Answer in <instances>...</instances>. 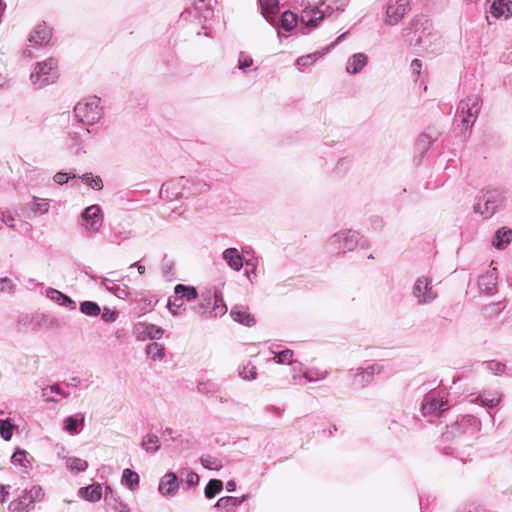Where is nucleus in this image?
Returning a JSON list of instances; mask_svg holds the SVG:
<instances>
[{
	"mask_svg": "<svg viewBox=\"0 0 512 512\" xmlns=\"http://www.w3.org/2000/svg\"><path fill=\"white\" fill-rule=\"evenodd\" d=\"M481 366L489 373L495 376H501L505 373L506 365L497 360L481 362Z\"/></svg>",
	"mask_w": 512,
	"mask_h": 512,
	"instance_id": "79ce46f5",
	"label": "nucleus"
},
{
	"mask_svg": "<svg viewBox=\"0 0 512 512\" xmlns=\"http://www.w3.org/2000/svg\"><path fill=\"white\" fill-rule=\"evenodd\" d=\"M326 0H295V5L301 8L300 21L302 24L301 33L308 34L315 28V15L317 8L323 7Z\"/></svg>",
	"mask_w": 512,
	"mask_h": 512,
	"instance_id": "9d476101",
	"label": "nucleus"
},
{
	"mask_svg": "<svg viewBox=\"0 0 512 512\" xmlns=\"http://www.w3.org/2000/svg\"><path fill=\"white\" fill-rule=\"evenodd\" d=\"M481 98L478 95H469L461 100L458 105L456 121L462 124L461 133L469 131L477 120L481 110Z\"/></svg>",
	"mask_w": 512,
	"mask_h": 512,
	"instance_id": "39448f33",
	"label": "nucleus"
},
{
	"mask_svg": "<svg viewBox=\"0 0 512 512\" xmlns=\"http://www.w3.org/2000/svg\"><path fill=\"white\" fill-rule=\"evenodd\" d=\"M506 196L499 189L482 190L475 199L473 210L483 219H489L499 210L503 209Z\"/></svg>",
	"mask_w": 512,
	"mask_h": 512,
	"instance_id": "20e7f679",
	"label": "nucleus"
},
{
	"mask_svg": "<svg viewBox=\"0 0 512 512\" xmlns=\"http://www.w3.org/2000/svg\"><path fill=\"white\" fill-rule=\"evenodd\" d=\"M183 481L186 483L187 487H194L199 483V476L195 472L186 471Z\"/></svg>",
	"mask_w": 512,
	"mask_h": 512,
	"instance_id": "0e129e2a",
	"label": "nucleus"
},
{
	"mask_svg": "<svg viewBox=\"0 0 512 512\" xmlns=\"http://www.w3.org/2000/svg\"><path fill=\"white\" fill-rule=\"evenodd\" d=\"M200 461L205 468L210 470H217L221 467L218 461L211 456H203L201 457Z\"/></svg>",
	"mask_w": 512,
	"mask_h": 512,
	"instance_id": "680f3d73",
	"label": "nucleus"
},
{
	"mask_svg": "<svg viewBox=\"0 0 512 512\" xmlns=\"http://www.w3.org/2000/svg\"><path fill=\"white\" fill-rule=\"evenodd\" d=\"M46 296L50 300L58 303L60 306L67 307L71 310L76 309V302L74 300H72L69 296L58 291L57 289L48 288L46 290Z\"/></svg>",
	"mask_w": 512,
	"mask_h": 512,
	"instance_id": "72a5a7b5",
	"label": "nucleus"
},
{
	"mask_svg": "<svg viewBox=\"0 0 512 512\" xmlns=\"http://www.w3.org/2000/svg\"><path fill=\"white\" fill-rule=\"evenodd\" d=\"M94 281H99L101 287L115 295L119 299H126L130 295L127 285L115 283L111 278L91 276Z\"/></svg>",
	"mask_w": 512,
	"mask_h": 512,
	"instance_id": "6ab92c4d",
	"label": "nucleus"
},
{
	"mask_svg": "<svg viewBox=\"0 0 512 512\" xmlns=\"http://www.w3.org/2000/svg\"><path fill=\"white\" fill-rule=\"evenodd\" d=\"M344 8L341 5L332 6V5H325L322 9L321 7L317 8V14L315 15V28L318 26V24L325 18L331 16L335 11H343Z\"/></svg>",
	"mask_w": 512,
	"mask_h": 512,
	"instance_id": "c03bdc74",
	"label": "nucleus"
},
{
	"mask_svg": "<svg viewBox=\"0 0 512 512\" xmlns=\"http://www.w3.org/2000/svg\"><path fill=\"white\" fill-rule=\"evenodd\" d=\"M230 317L232 320H255L254 315L249 312V307L237 304L231 308Z\"/></svg>",
	"mask_w": 512,
	"mask_h": 512,
	"instance_id": "e433bc0d",
	"label": "nucleus"
},
{
	"mask_svg": "<svg viewBox=\"0 0 512 512\" xmlns=\"http://www.w3.org/2000/svg\"><path fill=\"white\" fill-rule=\"evenodd\" d=\"M506 306L507 303L505 300L485 305L482 309L483 316L486 318L498 317L499 314L506 308Z\"/></svg>",
	"mask_w": 512,
	"mask_h": 512,
	"instance_id": "a19ab883",
	"label": "nucleus"
},
{
	"mask_svg": "<svg viewBox=\"0 0 512 512\" xmlns=\"http://www.w3.org/2000/svg\"><path fill=\"white\" fill-rule=\"evenodd\" d=\"M179 488L177 475L173 472L166 473L159 482L158 491L163 496H173Z\"/></svg>",
	"mask_w": 512,
	"mask_h": 512,
	"instance_id": "4be33fe9",
	"label": "nucleus"
},
{
	"mask_svg": "<svg viewBox=\"0 0 512 512\" xmlns=\"http://www.w3.org/2000/svg\"><path fill=\"white\" fill-rule=\"evenodd\" d=\"M58 77V61L51 57L36 64L30 75V80L36 89H41L54 83Z\"/></svg>",
	"mask_w": 512,
	"mask_h": 512,
	"instance_id": "423d86ee",
	"label": "nucleus"
},
{
	"mask_svg": "<svg viewBox=\"0 0 512 512\" xmlns=\"http://www.w3.org/2000/svg\"><path fill=\"white\" fill-rule=\"evenodd\" d=\"M383 371L384 365L380 362H374L351 370L352 386L355 388H365L373 381L375 375H379Z\"/></svg>",
	"mask_w": 512,
	"mask_h": 512,
	"instance_id": "ddd939ff",
	"label": "nucleus"
},
{
	"mask_svg": "<svg viewBox=\"0 0 512 512\" xmlns=\"http://www.w3.org/2000/svg\"><path fill=\"white\" fill-rule=\"evenodd\" d=\"M31 209L35 212H39L40 214H45L49 210V203L46 199L34 197L33 206Z\"/></svg>",
	"mask_w": 512,
	"mask_h": 512,
	"instance_id": "13d9d810",
	"label": "nucleus"
},
{
	"mask_svg": "<svg viewBox=\"0 0 512 512\" xmlns=\"http://www.w3.org/2000/svg\"><path fill=\"white\" fill-rule=\"evenodd\" d=\"M327 376L328 372L326 370H320L318 368H310L303 373V378L306 379L307 382L324 380Z\"/></svg>",
	"mask_w": 512,
	"mask_h": 512,
	"instance_id": "09e8293b",
	"label": "nucleus"
},
{
	"mask_svg": "<svg viewBox=\"0 0 512 512\" xmlns=\"http://www.w3.org/2000/svg\"><path fill=\"white\" fill-rule=\"evenodd\" d=\"M481 421L473 415H463L447 427L443 434L445 441L457 440L466 444L481 430Z\"/></svg>",
	"mask_w": 512,
	"mask_h": 512,
	"instance_id": "7ed1b4c3",
	"label": "nucleus"
},
{
	"mask_svg": "<svg viewBox=\"0 0 512 512\" xmlns=\"http://www.w3.org/2000/svg\"><path fill=\"white\" fill-rule=\"evenodd\" d=\"M497 280V270L493 268L479 277V289L486 294H493L496 291Z\"/></svg>",
	"mask_w": 512,
	"mask_h": 512,
	"instance_id": "393cba45",
	"label": "nucleus"
},
{
	"mask_svg": "<svg viewBox=\"0 0 512 512\" xmlns=\"http://www.w3.org/2000/svg\"><path fill=\"white\" fill-rule=\"evenodd\" d=\"M1 221L9 228L15 227V218L12 214L7 212H1Z\"/></svg>",
	"mask_w": 512,
	"mask_h": 512,
	"instance_id": "69168bd1",
	"label": "nucleus"
},
{
	"mask_svg": "<svg viewBox=\"0 0 512 512\" xmlns=\"http://www.w3.org/2000/svg\"><path fill=\"white\" fill-rule=\"evenodd\" d=\"M81 181L93 188L94 190H101L103 188V181L100 176H94L91 172L84 173L80 176Z\"/></svg>",
	"mask_w": 512,
	"mask_h": 512,
	"instance_id": "8fccbe9b",
	"label": "nucleus"
},
{
	"mask_svg": "<svg viewBox=\"0 0 512 512\" xmlns=\"http://www.w3.org/2000/svg\"><path fill=\"white\" fill-rule=\"evenodd\" d=\"M185 303L181 297L180 294H175L173 296H170L168 299L167 307L171 311L173 315H179V310L186 308L184 307Z\"/></svg>",
	"mask_w": 512,
	"mask_h": 512,
	"instance_id": "3c124183",
	"label": "nucleus"
},
{
	"mask_svg": "<svg viewBox=\"0 0 512 512\" xmlns=\"http://www.w3.org/2000/svg\"><path fill=\"white\" fill-rule=\"evenodd\" d=\"M74 112L81 123L93 125L97 123L103 115L101 100L97 96L85 98L77 103Z\"/></svg>",
	"mask_w": 512,
	"mask_h": 512,
	"instance_id": "0eeeda50",
	"label": "nucleus"
},
{
	"mask_svg": "<svg viewBox=\"0 0 512 512\" xmlns=\"http://www.w3.org/2000/svg\"><path fill=\"white\" fill-rule=\"evenodd\" d=\"M80 311L89 317H97L101 313V308L94 301H83L80 303Z\"/></svg>",
	"mask_w": 512,
	"mask_h": 512,
	"instance_id": "de8ad7c7",
	"label": "nucleus"
},
{
	"mask_svg": "<svg viewBox=\"0 0 512 512\" xmlns=\"http://www.w3.org/2000/svg\"><path fill=\"white\" fill-rule=\"evenodd\" d=\"M114 509L117 512H131L130 506L121 500L116 501V505L114 506Z\"/></svg>",
	"mask_w": 512,
	"mask_h": 512,
	"instance_id": "774afa93",
	"label": "nucleus"
},
{
	"mask_svg": "<svg viewBox=\"0 0 512 512\" xmlns=\"http://www.w3.org/2000/svg\"><path fill=\"white\" fill-rule=\"evenodd\" d=\"M489 13L494 18L505 17L508 18L512 15V1L511 0H494L490 5Z\"/></svg>",
	"mask_w": 512,
	"mask_h": 512,
	"instance_id": "cd10ccee",
	"label": "nucleus"
},
{
	"mask_svg": "<svg viewBox=\"0 0 512 512\" xmlns=\"http://www.w3.org/2000/svg\"><path fill=\"white\" fill-rule=\"evenodd\" d=\"M448 393L442 389H434L428 392L422 401L424 415L439 416L448 409Z\"/></svg>",
	"mask_w": 512,
	"mask_h": 512,
	"instance_id": "1a4fd4ad",
	"label": "nucleus"
},
{
	"mask_svg": "<svg viewBox=\"0 0 512 512\" xmlns=\"http://www.w3.org/2000/svg\"><path fill=\"white\" fill-rule=\"evenodd\" d=\"M214 11L206 0H197L191 7L186 8L181 13V18L184 20H197L199 23L206 22L212 19Z\"/></svg>",
	"mask_w": 512,
	"mask_h": 512,
	"instance_id": "2eb2a0df",
	"label": "nucleus"
},
{
	"mask_svg": "<svg viewBox=\"0 0 512 512\" xmlns=\"http://www.w3.org/2000/svg\"><path fill=\"white\" fill-rule=\"evenodd\" d=\"M57 396H61L64 398L69 397V393L62 390L59 385H51L42 389V398L46 402H58L59 399Z\"/></svg>",
	"mask_w": 512,
	"mask_h": 512,
	"instance_id": "f704fd0d",
	"label": "nucleus"
},
{
	"mask_svg": "<svg viewBox=\"0 0 512 512\" xmlns=\"http://www.w3.org/2000/svg\"><path fill=\"white\" fill-rule=\"evenodd\" d=\"M261 7V14L272 26H278L275 15L279 11L278 0H258Z\"/></svg>",
	"mask_w": 512,
	"mask_h": 512,
	"instance_id": "a878e982",
	"label": "nucleus"
},
{
	"mask_svg": "<svg viewBox=\"0 0 512 512\" xmlns=\"http://www.w3.org/2000/svg\"><path fill=\"white\" fill-rule=\"evenodd\" d=\"M222 257L227 265L235 271H239L243 267V257L236 248L225 249Z\"/></svg>",
	"mask_w": 512,
	"mask_h": 512,
	"instance_id": "2f4dec72",
	"label": "nucleus"
},
{
	"mask_svg": "<svg viewBox=\"0 0 512 512\" xmlns=\"http://www.w3.org/2000/svg\"><path fill=\"white\" fill-rule=\"evenodd\" d=\"M100 316V320H115L117 318V313L114 310L105 307L103 311L101 310Z\"/></svg>",
	"mask_w": 512,
	"mask_h": 512,
	"instance_id": "338daca9",
	"label": "nucleus"
},
{
	"mask_svg": "<svg viewBox=\"0 0 512 512\" xmlns=\"http://www.w3.org/2000/svg\"><path fill=\"white\" fill-rule=\"evenodd\" d=\"M174 293L180 294L184 303L196 302L192 308L201 317L218 318L228 311L222 293L215 288L198 292L194 286L177 284L174 287Z\"/></svg>",
	"mask_w": 512,
	"mask_h": 512,
	"instance_id": "f257e3e1",
	"label": "nucleus"
},
{
	"mask_svg": "<svg viewBox=\"0 0 512 512\" xmlns=\"http://www.w3.org/2000/svg\"><path fill=\"white\" fill-rule=\"evenodd\" d=\"M253 65V59L251 56L249 55H246L244 52H240L239 53V59H238V64H237V67L240 69V70H245L246 68H249Z\"/></svg>",
	"mask_w": 512,
	"mask_h": 512,
	"instance_id": "bf43d9fd",
	"label": "nucleus"
},
{
	"mask_svg": "<svg viewBox=\"0 0 512 512\" xmlns=\"http://www.w3.org/2000/svg\"><path fill=\"white\" fill-rule=\"evenodd\" d=\"M186 182V177L181 176L163 183L159 197L168 201H172L178 197H185L183 186H185Z\"/></svg>",
	"mask_w": 512,
	"mask_h": 512,
	"instance_id": "dca6fc26",
	"label": "nucleus"
},
{
	"mask_svg": "<svg viewBox=\"0 0 512 512\" xmlns=\"http://www.w3.org/2000/svg\"><path fill=\"white\" fill-rule=\"evenodd\" d=\"M440 133L435 130L428 129L420 134L415 143L416 151L423 156L430 148V146L437 141Z\"/></svg>",
	"mask_w": 512,
	"mask_h": 512,
	"instance_id": "5701e85b",
	"label": "nucleus"
},
{
	"mask_svg": "<svg viewBox=\"0 0 512 512\" xmlns=\"http://www.w3.org/2000/svg\"><path fill=\"white\" fill-rule=\"evenodd\" d=\"M267 361H273L279 365H288L293 363L294 352L291 349H282L279 344H272L267 350Z\"/></svg>",
	"mask_w": 512,
	"mask_h": 512,
	"instance_id": "a211bd4d",
	"label": "nucleus"
},
{
	"mask_svg": "<svg viewBox=\"0 0 512 512\" xmlns=\"http://www.w3.org/2000/svg\"><path fill=\"white\" fill-rule=\"evenodd\" d=\"M186 181L187 182L185 186H183L185 197L201 194L208 191L209 189V185L204 180L198 179L196 177H186Z\"/></svg>",
	"mask_w": 512,
	"mask_h": 512,
	"instance_id": "bb28decb",
	"label": "nucleus"
},
{
	"mask_svg": "<svg viewBox=\"0 0 512 512\" xmlns=\"http://www.w3.org/2000/svg\"><path fill=\"white\" fill-rule=\"evenodd\" d=\"M141 446L147 453H155L160 449V439L155 434H147L143 437Z\"/></svg>",
	"mask_w": 512,
	"mask_h": 512,
	"instance_id": "58836bf2",
	"label": "nucleus"
},
{
	"mask_svg": "<svg viewBox=\"0 0 512 512\" xmlns=\"http://www.w3.org/2000/svg\"><path fill=\"white\" fill-rule=\"evenodd\" d=\"M237 373L238 376L245 381H253L258 377L257 368L251 361L240 364Z\"/></svg>",
	"mask_w": 512,
	"mask_h": 512,
	"instance_id": "c9c22d12",
	"label": "nucleus"
},
{
	"mask_svg": "<svg viewBox=\"0 0 512 512\" xmlns=\"http://www.w3.org/2000/svg\"><path fill=\"white\" fill-rule=\"evenodd\" d=\"M45 493L40 485H34L30 489H25L21 495L11 501L9 512H30L34 509V504L44 499Z\"/></svg>",
	"mask_w": 512,
	"mask_h": 512,
	"instance_id": "6e6552de",
	"label": "nucleus"
},
{
	"mask_svg": "<svg viewBox=\"0 0 512 512\" xmlns=\"http://www.w3.org/2000/svg\"><path fill=\"white\" fill-rule=\"evenodd\" d=\"M78 495L88 502H98L102 498V487L99 483H93L87 487H82Z\"/></svg>",
	"mask_w": 512,
	"mask_h": 512,
	"instance_id": "473e14b6",
	"label": "nucleus"
},
{
	"mask_svg": "<svg viewBox=\"0 0 512 512\" xmlns=\"http://www.w3.org/2000/svg\"><path fill=\"white\" fill-rule=\"evenodd\" d=\"M438 39L437 33L433 32L431 25L426 22V26H424L422 31L418 34L416 44L426 51L434 52L435 48L433 46Z\"/></svg>",
	"mask_w": 512,
	"mask_h": 512,
	"instance_id": "aec40b11",
	"label": "nucleus"
},
{
	"mask_svg": "<svg viewBox=\"0 0 512 512\" xmlns=\"http://www.w3.org/2000/svg\"><path fill=\"white\" fill-rule=\"evenodd\" d=\"M237 499L234 496H225L218 499L215 507L224 512H234L237 508Z\"/></svg>",
	"mask_w": 512,
	"mask_h": 512,
	"instance_id": "a18cd8bd",
	"label": "nucleus"
},
{
	"mask_svg": "<svg viewBox=\"0 0 512 512\" xmlns=\"http://www.w3.org/2000/svg\"><path fill=\"white\" fill-rule=\"evenodd\" d=\"M14 428L9 420L0 419V435L5 441L11 440Z\"/></svg>",
	"mask_w": 512,
	"mask_h": 512,
	"instance_id": "5fc2aeb1",
	"label": "nucleus"
},
{
	"mask_svg": "<svg viewBox=\"0 0 512 512\" xmlns=\"http://www.w3.org/2000/svg\"><path fill=\"white\" fill-rule=\"evenodd\" d=\"M409 0H388L385 5L384 23L389 26L397 25L409 10Z\"/></svg>",
	"mask_w": 512,
	"mask_h": 512,
	"instance_id": "4468645a",
	"label": "nucleus"
},
{
	"mask_svg": "<svg viewBox=\"0 0 512 512\" xmlns=\"http://www.w3.org/2000/svg\"><path fill=\"white\" fill-rule=\"evenodd\" d=\"M368 62V58L364 53H355L350 56L346 63V72L348 74H358Z\"/></svg>",
	"mask_w": 512,
	"mask_h": 512,
	"instance_id": "c756f323",
	"label": "nucleus"
},
{
	"mask_svg": "<svg viewBox=\"0 0 512 512\" xmlns=\"http://www.w3.org/2000/svg\"><path fill=\"white\" fill-rule=\"evenodd\" d=\"M52 37V30L45 23L38 24L31 31L28 41L36 46L47 45Z\"/></svg>",
	"mask_w": 512,
	"mask_h": 512,
	"instance_id": "412c9836",
	"label": "nucleus"
},
{
	"mask_svg": "<svg viewBox=\"0 0 512 512\" xmlns=\"http://www.w3.org/2000/svg\"><path fill=\"white\" fill-rule=\"evenodd\" d=\"M12 463L22 466L24 468H27L30 466V462L27 460V452L22 449H17L12 457H11Z\"/></svg>",
	"mask_w": 512,
	"mask_h": 512,
	"instance_id": "864d4df0",
	"label": "nucleus"
},
{
	"mask_svg": "<svg viewBox=\"0 0 512 512\" xmlns=\"http://www.w3.org/2000/svg\"><path fill=\"white\" fill-rule=\"evenodd\" d=\"M121 483L130 490H135L139 485V475L133 470L126 468L123 470Z\"/></svg>",
	"mask_w": 512,
	"mask_h": 512,
	"instance_id": "4c0bfd02",
	"label": "nucleus"
},
{
	"mask_svg": "<svg viewBox=\"0 0 512 512\" xmlns=\"http://www.w3.org/2000/svg\"><path fill=\"white\" fill-rule=\"evenodd\" d=\"M297 15L290 10L285 11L280 18V27L285 31H291L297 24Z\"/></svg>",
	"mask_w": 512,
	"mask_h": 512,
	"instance_id": "49530a36",
	"label": "nucleus"
},
{
	"mask_svg": "<svg viewBox=\"0 0 512 512\" xmlns=\"http://www.w3.org/2000/svg\"><path fill=\"white\" fill-rule=\"evenodd\" d=\"M104 214L97 204L86 207L79 218V225L88 233H97L103 226Z\"/></svg>",
	"mask_w": 512,
	"mask_h": 512,
	"instance_id": "9b49d317",
	"label": "nucleus"
},
{
	"mask_svg": "<svg viewBox=\"0 0 512 512\" xmlns=\"http://www.w3.org/2000/svg\"><path fill=\"white\" fill-rule=\"evenodd\" d=\"M512 241V229L508 227H501L498 229L493 237L492 245L498 249H505Z\"/></svg>",
	"mask_w": 512,
	"mask_h": 512,
	"instance_id": "7c9ffc66",
	"label": "nucleus"
},
{
	"mask_svg": "<svg viewBox=\"0 0 512 512\" xmlns=\"http://www.w3.org/2000/svg\"><path fill=\"white\" fill-rule=\"evenodd\" d=\"M223 489V483L221 480L212 479L210 480L205 487V496L208 499L215 497L218 493H220Z\"/></svg>",
	"mask_w": 512,
	"mask_h": 512,
	"instance_id": "603ef678",
	"label": "nucleus"
},
{
	"mask_svg": "<svg viewBox=\"0 0 512 512\" xmlns=\"http://www.w3.org/2000/svg\"><path fill=\"white\" fill-rule=\"evenodd\" d=\"M502 397V393L498 390L483 391L477 395L473 402L487 408H494L501 403Z\"/></svg>",
	"mask_w": 512,
	"mask_h": 512,
	"instance_id": "b1692460",
	"label": "nucleus"
},
{
	"mask_svg": "<svg viewBox=\"0 0 512 512\" xmlns=\"http://www.w3.org/2000/svg\"><path fill=\"white\" fill-rule=\"evenodd\" d=\"M197 390L202 394H212L216 391V387L213 382L201 381L197 385Z\"/></svg>",
	"mask_w": 512,
	"mask_h": 512,
	"instance_id": "052dcab7",
	"label": "nucleus"
},
{
	"mask_svg": "<svg viewBox=\"0 0 512 512\" xmlns=\"http://www.w3.org/2000/svg\"><path fill=\"white\" fill-rule=\"evenodd\" d=\"M412 295L420 305L432 303L438 297L432 278L428 276L418 277L412 286Z\"/></svg>",
	"mask_w": 512,
	"mask_h": 512,
	"instance_id": "f8f14e48",
	"label": "nucleus"
},
{
	"mask_svg": "<svg viewBox=\"0 0 512 512\" xmlns=\"http://www.w3.org/2000/svg\"><path fill=\"white\" fill-rule=\"evenodd\" d=\"M134 332L139 341L148 339H160L164 334V329L151 322H138L135 325Z\"/></svg>",
	"mask_w": 512,
	"mask_h": 512,
	"instance_id": "f3484780",
	"label": "nucleus"
},
{
	"mask_svg": "<svg viewBox=\"0 0 512 512\" xmlns=\"http://www.w3.org/2000/svg\"><path fill=\"white\" fill-rule=\"evenodd\" d=\"M322 55H323V53L315 52V53H311V54H307V55L301 56V57L297 58L296 65L300 66V67L310 66L317 59H319Z\"/></svg>",
	"mask_w": 512,
	"mask_h": 512,
	"instance_id": "6e6d98bb",
	"label": "nucleus"
},
{
	"mask_svg": "<svg viewBox=\"0 0 512 512\" xmlns=\"http://www.w3.org/2000/svg\"><path fill=\"white\" fill-rule=\"evenodd\" d=\"M66 468L72 473L84 472L88 468V462L79 457H68L66 459Z\"/></svg>",
	"mask_w": 512,
	"mask_h": 512,
	"instance_id": "ea45409f",
	"label": "nucleus"
},
{
	"mask_svg": "<svg viewBox=\"0 0 512 512\" xmlns=\"http://www.w3.org/2000/svg\"><path fill=\"white\" fill-rule=\"evenodd\" d=\"M84 427V416L80 413L68 416L63 421V429L70 435H77Z\"/></svg>",
	"mask_w": 512,
	"mask_h": 512,
	"instance_id": "c85d7f7f",
	"label": "nucleus"
},
{
	"mask_svg": "<svg viewBox=\"0 0 512 512\" xmlns=\"http://www.w3.org/2000/svg\"><path fill=\"white\" fill-rule=\"evenodd\" d=\"M74 178H76V175L73 173L57 172L54 175L53 180L55 183H57L59 185H63L65 183H67L69 179H74Z\"/></svg>",
	"mask_w": 512,
	"mask_h": 512,
	"instance_id": "e2e57ef3",
	"label": "nucleus"
},
{
	"mask_svg": "<svg viewBox=\"0 0 512 512\" xmlns=\"http://www.w3.org/2000/svg\"><path fill=\"white\" fill-rule=\"evenodd\" d=\"M370 246L369 240L353 229H342L331 235L325 243L326 251L337 257L344 256L348 252L354 251L357 247L369 249Z\"/></svg>",
	"mask_w": 512,
	"mask_h": 512,
	"instance_id": "f03ea898",
	"label": "nucleus"
},
{
	"mask_svg": "<svg viewBox=\"0 0 512 512\" xmlns=\"http://www.w3.org/2000/svg\"><path fill=\"white\" fill-rule=\"evenodd\" d=\"M146 354L151 360L160 361L165 356V349H164L163 345H161L157 342H152L147 345Z\"/></svg>",
	"mask_w": 512,
	"mask_h": 512,
	"instance_id": "37998d69",
	"label": "nucleus"
},
{
	"mask_svg": "<svg viewBox=\"0 0 512 512\" xmlns=\"http://www.w3.org/2000/svg\"><path fill=\"white\" fill-rule=\"evenodd\" d=\"M16 285L8 277L0 278V293L12 295L15 293Z\"/></svg>",
	"mask_w": 512,
	"mask_h": 512,
	"instance_id": "4d7b16f0",
	"label": "nucleus"
}]
</instances>
